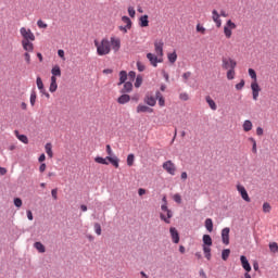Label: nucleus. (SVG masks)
I'll return each instance as SVG.
<instances>
[{
  "label": "nucleus",
  "instance_id": "nucleus-49",
  "mask_svg": "<svg viewBox=\"0 0 278 278\" xmlns=\"http://www.w3.org/2000/svg\"><path fill=\"white\" fill-rule=\"evenodd\" d=\"M37 26L39 27V29H47L48 27L47 23H43L42 20H39L37 22Z\"/></svg>",
  "mask_w": 278,
  "mask_h": 278
},
{
  "label": "nucleus",
  "instance_id": "nucleus-24",
  "mask_svg": "<svg viewBox=\"0 0 278 278\" xmlns=\"http://www.w3.org/2000/svg\"><path fill=\"white\" fill-rule=\"evenodd\" d=\"M127 81V72L126 71H121L119 72V81L117 83V86H123Z\"/></svg>",
  "mask_w": 278,
  "mask_h": 278
},
{
  "label": "nucleus",
  "instance_id": "nucleus-62",
  "mask_svg": "<svg viewBox=\"0 0 278 278\" xmlns=\"http://www.w3.org/2000/svg\"><path fill=\"white\" fill-rule=\"evenodd\" d=\"M106 153L109 157H112V147H110V144L106 146Z\"/></svg>",
  "mask_w": 278,
  "mask_h": 278
},
{
  "label": "nucleus",
  "instance_id": "nucleus-30",
  "mask_svg": "<svg viewBox=\"0 0 278 278\" xmlns=\"http://www.w3.org/2000/svg\"><path fill=\"white\" fill-rule=\"evenodd\" d=\"M167 60H168V62H170V64H175L177 62V52L174 51L172 53H168Z\"/></svg>",
  "mask_w": 278,
  "mask_h": 278
},
{
  "label": "nucleus",
  "instance_id": "nucleus-14",
  "mask_svg": "<svg viewBox=\"0 0 278 278\" xmlns=\"http://www.w3.org/2000/svg\"><path fill=\"white\" fill-rule=\"evenodd\" d=\"M22 47L27 53H34V41H22Z\"/></svg>",
  "mask_w": 278,
  "mask_h": 278
},
{
  "label": "nucleus",
  "instance_id": "nucleus-40",
  "mask_svg": "<svg viewBox=\"0 0 278 278\" xmlns=\"http://www.w3.org/2000/svg\"><path fill=\"white\" fill-rule=\"evenodd\" d=\"M236 78V68L228 70L227 79L231 80Z\"/></svg>",
  "mask_w": 278,
  "mask_h": 278
},
{
  "label": "nucleus",
  "instance_id": "nucleus-6",
  "mask_svg": "<svg viewBox=\"0 0 278 278\" xmlns=\"http://www.w3.org/2000/svg\"><path fill=\"white\" fill-rule=\"evenodd\" d=\"M147 58L151 66H154V68H157V64H162V62H164V59L162 56H159L157 54H153L151 52L147 54Z\"/></svg>",
  "mask_w": 278,
  "mask_h": 278
},
{
  "label": "nucleus",
  "instance_id": "nucleus-25",
  "mask_svg": "<svg viewBox=\"0 0 278 278\" xmlns=\"http://www.w3.org/2000/svg\"><path fill=\"white\" fill-rule=\"evenodd\" d=\"M205 229L212 233L214 231V222H212V218H206L205 219Z\"/></svg>",
  "mask_w": 278,
  "mask_h": 278
},
{
  "label": "nucleus",
  "instance_id": "nucleus-55",
  "mask_svg": "<svg viewBox=\"0 0 278 278\" xmlns=\"http://www.w3.org/2000/svg\"><path fill=\"white\" fill-rule=\"evenodd\" d=\"M197 31L200 34H205V27H203L201 24L197 25Z\"/></svg>",
  "mask_w": 278,
  "mask_h": 278
},
{
  "label": "nucleus",
  "instance_id": "nucleus-42",
  "mask_svg": "<svg viewBox=\"0 0 278 278\" xmlns=\"http://www.w3.org/2000/svg\"><path fill=\"white\" fill-rule=\"evenodd\" d=\"M17 139L23 142L24 144H28L29 143V139L27 138V136L25 135H17Z\"/></svg>",
  "mask_w": 278,
  "mask_h": 278
},
{
  "label": "nucleus",
  "instance_id": "nucleus-45",
  "mask_svg": "<svg viewBox=\"0 0 278 278\" xmlns=\"http://www.w3.org/2000/svg\"><path fill=\"white\" fill-rule=\"evenodd\" d=\"M142 86V76H137L135 81V88H140Z\"/></svg>",
  "mask_w": 278,
  "mask_h": 278
},
{
  "label": "nucleus",
  "instance_id": "nucleus-7",
  "mask_svg": "<svg viewBox=\"0 0 278 278\" xmlns=\"http://www.w3.org/2000/svg\"><path fill=\"white\" fill-rule=\"evenodd\" d=\"M236 66H238V63L231 58H224L222 60V67L224 68V71L236 68Z\"/></svg>",
  "mask_w": 278,
  "mask_h": 278
},
{
  "label": "nucleus",
  "instance_id": "nucleus-51",
  "mask_svg": "<svg viewBox=\"0 0 278 278\" xmlns=\"http://www.w3.org/2000/svg\"><path fill=\"white\" fill-rule=\"evenodd\" d=\"M179 99L181 101H188V99H190V96H188L187 92H182V93L179 94Z\"/></svg>",
  "mask_w": 278,
  "mask_h": 278
},
{
  "label": "nucleus",
  "instance_id": "nucleus-53",
  "mask_svg": "<svg viewBox=\"0 0 278 278\" xmlns=\"http://www.w3.org/2000/svg\"><path fill=\"white\" fill-rule=\"evenodd\" d=\"M244 79H241L239 84L236 85V90H242L244 88Z\"/></svg>",
  "mask_w": 278,
  "mask_h": 278
},
{
  "label": "nucleus",
  "instance_id": "nucleus-21",
  "mask_svg": "<svg viewBox=\"0 0 278 278\" xmlns=\"http://www.w3.org/2000/svg\"><path fill=\"white\" fill-rule=\"evenodd\" d=\"M212 245H202L206 260H212Z\"/></svg>",
  "mask_w": 278,
  "mask_h": 278
},
{
  "label": "nucleus",
  "instance_id": "nucleus-56",
  "mask_svg": "<svg viewBox=\"0 0 278 278\" xmlns=\"http://www.w3.org/2000/svg\"><path fill=\"white\" fill-rule=\"evenodd\" d=\"M128 79H129V81H134V79H136V72H134V71L129 72Z\"/></svg>",
  "mask_w": 278,
  "mask_h": 278
},
{
  "label": "nucleus",
  "instance_id": "nucleus-2",
  "mask_svg": "<svg viewBox=\"0 0 278 278\" xmlns=\"http://www.w3.org/2000/svg\"><path fill=\"white\" fill-rule=\"evenodd\" d=\"M248 73L252 79V83H251L252 99H253V101H257V99L260 98V92H262V88L260 87V84L257 83V73L253 68H249Z\"/></svg>",
  "mask_w": 278,
  "mask_h": 278
},
{
  "label": "nucleus",
  "instance_id": "nucleus-12",
  "mask_svg": "<svg viewBox=\"0 0 278 278\" xmlns=\"http://www.w3.org/2000/svg\"><path fill=\"white\" fill-rule=\"evenodd\" d=\"M169 233H170V237L173 239V243L174 244H179V232L177 231V228L170 227L169 228Z\"/></svg>",
  "mask_w": 278,
  "mask_h": 278
},
{
  "label": "nucleus",
  "instance_id": "nucleus-16",
  "mask_svg": "<svg viewBox=\"0 0 278 278\" xmlns=\"http://www.w3.org/2000/svg\"><path fill=\"white\" fill-rule=\"evenodd\" d=\"M149 113V114H152V112H153V109H151V108H149V106H147V105H143V104H139L138 106H137V113L138 114H142V113Z\"/></svg>",
  "mask_w": 278,
  "mask_h": 278
},
{
  "label": "nucleus",
  "instance_id": "nucleus-50",
  "mask_svg": "<svg viewBox=\"0 0 278 278\" xmlns=\"http://www.w3.org/2000/svg\"><path fill=\"white\" fill-rule=\"evenodd\" d=\"M94 231H96L97 236H101V224H99V223L94 224Z\"/></svg>",
  "mask_w": 278,
  "mask_h": 278
},
{
  "label": "nucleus",
  "instance_id": "nucleus-46",
  "mask_svg": "<svg viewBox=\"0 0 278 278\" xmlns=\"http://www.w3.org/2000/svg\"><path fill=\"white\" fill-rule=\"evenodd\" d=\"M128 14H129L130 18H135L136 17V9H134V7H129Z\"/></svg>",
  "mask_w": 278,
  "mask_h": 278
},
{
  "label": "nucleus",
  "instance_id": "nucleus-18",
  "mask_svg": "<svg viewBox=\"0 0 278 278\" xmlns=\"http://www.w3.org/2000/svg\"><path fill=\"white\" fill-rule=\"evenodd\" d=\"M131 90H134V84H131L130 80L124 83V87L122 89V93L123 94H127V92H130Z\"/></svg>",
  "mask_w": 278,
  "mask_h": 278
},
{
  "label": "nucleus",
  "instance_id": "nucleus-64",
  "mask_svg": "<svg viewBox=\"0 0 278 278\" xmlns=\"http://www.w3.org/2000/svg\"><path fill=\"white\" fill-rule=\"evenodd\" d=\"M219 16H223L224 18H227V16H229V14H227V11L222 10L219 13Z\"/></svg>",
  "mask_w": 278,
  "mask_h": 278
},
{
  "label": "nucleus",
  "instance_id": "nucleus-44",
  "mask_svg": "<svg viewBox=\"0 0 278 278\" xmlns=\"http://www.w3.org/2000/svg\"><path fill=\"white\" fill-rule=\"evenodd\" d=\"M270 210H271L270 204H269L268 202H265V203L263 204V212H264L265 214H268V213H270Z\"/></svg>",
  "mask_w": 278,
  "mask_h": 278
},
{
  "label": "nucleus",
  "instance_id": "nucleus-5",
  "mask_svg": "<svg viewBox=\"0 0 278 278\" xmlns=\"http://www.w3.org/2000/svg\"><path fill=\"white\" fill-rule=\"evenodd\" d=\"M236 27H238L236 25V23H233L231 20H228L226 22V25L224 26V35L226 38H231V36H233V29H236Z\"/></svg>",
  "mask_w": 278,
  "mask_h": 278
},
{
  "label": "nucleus",
  "instance_id": "nucleus-33",
  "mask_svg": "<svg viewBox=\"0 0 278 278\" xmlns=\"http://www.w3.org/2000/svg\"><path fill=\"white\" fill-rule=\"evenodd\" d=\"M106 160L113 165L115 166V168H118V157L116 156H106Z\"/></svg>",
  "mask_w": 278,
  "mask_h": 278
},
{
  "label": "nucleus",
  "instance_id": "nucleus-58",
  "mask_svg": "<svg viewBox=\"0 0 278 278\" xmlns=\"http://www.w3.org/2000/svg\"><path fill=\"white\" fill-rule=\"evenodd\" d=\"M51 194H52V199H54V201H58V189H52Z\"/></svg>",
  "mask_w": 278,
  "mask_h": 278
},
{
  "label": "nucleus",
  "instance_id": "nucleus-4",
  "mask_svg": "<svg viewBox=\"0 0 278 278\" xmlns=\"http://www.w3.org/2000/svg\"><path fill=\"white\" fill-rule=\"evenodd\" d=\"M20 34L22 36V41H34L36 40V35L29 28L22 27L20 28Z\"/></svg>",
  "mask_w": 278,
  "mask_h": 278
},
{
  "label": "nucleus",
  "instance_id": "nucleus-13",
  "mask_svg": "<svg viewBox=\"0 0 278 278\" xmlns=\"http://www.w3.org/2000/svg\"><path fill=\"white\" fill-rule=\"evenodd\" d=\"M229 231L230 229L227 227L222 230V242L226 244V247L229 245Z\"/></svg>",
  "mask_w": 278,
  "mask_h": 278
},
{
  "label": "nucleus",
  "instance_id": "nucleus-9",
  "mask_svg": "<svg viewBox=\"0 0 278 278\" xmlns=\"http://www.w3.org/2000/svg\"><path fill=\"white\" fill-rule=\"evenodd\" d=\"M237 191L239 192L243 201H245V203H251V198L249 197V192H247V188H244V186L237 185Z\"/></svg>",
  "mask_w": 278,
  "mask_h": 278
},
{
  "label": "nucleus",
  "instance_id": "nucleus-22",
  "mask_svg": "<svg viewBox=\"0 0 278 278\" xmlns=\"http://www.w3.org/2000/svg\"><path fill=\"white\" fill-rule=\"evenodd\" d=\"M49 90L51 92H55V90H58V78L54 76L51 77V84H50Z\"/></svg>",
  "mask_w": 278,
  "mask_h": 278
},
{
  "label": "nucleus",
  "instance_id": "nucleus-41",
  "mask_svg": "<svg viewBox=\"0 0 278 278\" xmlns=\"http://www.w3.org/2000/svg\"><path fill=\"white\" fill-rule=\"evenodd\" d=\"M135 160H136V156L134 154H128V156H127V166H134Z\"/></svg>",
  "mask_w": 278,
  "mask_h": 278
},
{
  "label": "nucleus",
  "instance_id": "nucleus-54",
  "mask_svg": "<svg viewBox=\"0 0 278 278\" xmlns=\"http://www.w3.org/2000/svg\"><path fill=\"white\" fill-rule=\"evenodd\" d=\"M173 200L176 203H181V195L179 193L174 194Z\"/></svg>",
  "mask_w": 278,
  "mask_h": 278
},
{
  "label": "nucleus",
  "instance_id": "nucleus-59",
  "mask_svg": "<svg viewBox=\"0 0 278 278\" xmlns=\"http://www.w3.org/2000/svg\"><path fill=\"white\" fill-rule=\"evenodd\" d=\"M58 55L61 58L63 61L66 60V56L64 55V50H58Z\"/></svg>",
  "mask_w": 278,
  "mask_h": 278
},
{
  "label": "nucleus",
  "instance_id": "nucleus-17",
  "mask_svg": "<svg viewBox=\"0 0 278 278\" xmlns=\"http://www.w3.org/2000/svg\"><path fill=\"white\" fill-rule=\"evenodd\" d=\"M205 101L208 104V108H211V110H213L214 112L218 110V106L216 105V102L212 99V97L206 96Z\"/></svg>",
  "mask_w": 278,
  "mask_h": 278
},
{
  "label": "nucleus",
  "instance_id": "nucleus-35",
  "mask_svg": "<svg viewBox=\"0 0 278 278\" xmlns=\"http://www.w3.org/2000/svg\"><path fill=\"white\" fill-rule=\"evenodd\" d=\"M230 254H231V250H229V249L223 250L222 260H224V262H227V260H229Z\"/></svg>",
  "mask_w": 278,
  "mask_h": 278
},
{
  "label": "nucleus",
  "instance_id": "nucleus-29",
  "mask_svg": "<svg viewBox=\"0 0 278 278\" xmlns=\"http://www.w3.org/2000/svg\"><path fill=\"white\" fill-rule=\"evenodd\" d=\"M47 155L51 159L53 157V146L51 143H46L45 146Z\"/></svg>",
  "mask_w": 278,
  "mask_h": 278
},
{
  "label": "nucleus",
  "instance_id": "nucleus-63",
  "mask_svg": "<svg viewBox=\"0 0 278 278\" xmlns=\"http://www.w3.org/2000/svg\"><path fill=\"white\" fill-rule=\"evenodd\" d=\"M138 194H139V197H143V194H147V190L140 188V189L138 190Z\"/></svg>",
  "mask_w": 278,
  "mask_h": 278
},
{
  "label": "nucleus",
  "instance_id": "nucleus-61",
  "mask_svg": "<svg viewBox=\"0 0 278 278\" xmlns=\"http://www.w3.org/2000/svg\"><path fill=\"white\" fill-rule=\"evenodd\" d=\"M256 136H264V128L257 127L256 128Z\"/></svg>",
  "mask_w": 278,
  "mask_h": 278
},
{
  "label": "nucleus",
  "instance_id": "nucleus-36",
  "mask_svg": "<svg viewBox=\"0 0 278 278\" xmlns=\"http://www.w3.org/2000/svg\"><path fill=\"white\" fill-rule=\"evenodd\" d=\"M94 162H97V164H104L105 166H108L110 163H108V157L106 159H103L101 156H97L94 159Z\"/></svg>",
  "mask_w": 278,
  "mask_h": 278
},
{
  "label": "nucleus",
  "instance_id": "nucleus-38",
  "mask_svg": "<svg viewBox=\"0 0 278 278\" xmlns=\"http://www.w3.org/2000/svg\"><path fill=\"white\" fill-rule=\"evenodd\" d=\"M38 98V96L36 94V91H31L30 92V105L31 108H34V105H36V99Z\"/></svg>",
  "mask_w": 278,
  "mask_h": 278
},
{
  "label": "nucleus",
  "instance_id": "nucleus-37",
  "mask_svg": "<svg viewBox=\"0 0 278 278\" xmlns=\"http://www.w3.org/2000/svg\"><path fill=\"white\" fill-rule=\"evenodd\" d=\"M249 141L252 142V152L257 153V141L253 137H250Z\"/></svg>",
  "mask_w": 278,
  "mask_h": 278
},
{
  "label": "nucleus",
  "instance_id": "nucleus-34",
  "mask_svg": "<svg viewBox=\"0 0 278 278\" xmlns=\"http://www.w3.org/2000/svg\"><path fill=\"white\" fill-rule=\"evenodd\" d=\"M202 240L203 245L212 247V237L210 235H204Z\"/></svg>",
  "mask_w": 278,
  "mask_h": 278
},
{
  "label": "nucleus",
  "instance_id": "nucleus-48",
  "mask_svg": "<svg viewBox=\"0 0 278 278\" xmlns=\"http://www.w3.org/2000/svg\"><path fill=\"white\" fill-rule=\"evenodd\" d=\"M14 205H15V207H22L23 206V200H21V198H15L14 199Z\"/></svg>",
  "mask_w": 278,
  "mask_h": 278
},
{
  "label": "nucleus",
  "instance_id": "nucleus-26",
  "mask_svg": "<svg viewBox=\"0 0 278 278\" xmlns=\"http://www.w3.org/2000/svg\"><path fill=\"white\" fill-rule=\"evenodd\" d=\"M52 77H62V70L59 67V65H55L51 70Z\"/></svg>",
  "mask_w": 278,
  "mask_h": 278
},
{
  "label": "nucleus",
  "instance_id": "nucleus-27",
  "mask_svg": "<svg viewBox=\"0 0 278 278\" xmlns=\"http://www.w3.org/2000/svg\"><path fill=\"white\" fill-rule=\"evenodd\" d=\"M251 129H253V123L249 119H245L243 122V131H251Z\"/></svg>",
  "mask_w": 278,
  "mask_h": 278
},
{
  "label": "nucleus",
  "instance_id": "nucleus-19",
  "mask_svg": "<svg viewBox=\"0 0 278 278\" xmlns=\"http://www.w3.org/2000/svg\"><path fill=\"white\" fill-rule=\"evenodd\" d=\"M129 101H131V97H129V94H122L117 99V103H119V105H125V103H129Z\"/></svg>",
  "mask_w": 278,
  "mask_h": 278
},
{
  "label": "nucleus",
  "instance_id": "nucleus-31",
  "mask_svg": "<svg viewBox=\"0 0 278 278\" xmlns=\"http://www.w3.org/2000/svg\"><path fill=\"white\" fill-rule=\"evenodd\" d=\"M156 99L159 101L160 108H164V105H166L164 97H162V93L160 91L156 92Z\"/></svg>",
  "mask_w": 278,
  "mask_h": 278
},
{
  "label": "nucleus",
  "instance_id": "nucleus-10",
  "mask_svg": "<svg viewBox=\"0 0 278 278\" xmlns=\"http://www.w3.org/2000/svg\"><path fill=\"white\" fill-rule=\"evenodd\" d=\"M154 51L159 58H164V41H155L154 42Z\"/></svg>",
  "mask_w": 278,
  "mask_h": 278
},
{
  "label": "nucleus",
  "instance_id": "nucleus-1",
  "mask_svg": "<svg viewBox=\"0 0 278 278\" xmlns=\"http://www.w3.org/2000/svg\"><path fill=\"white\" fill-rule=\"evenodd\" d=\"M93 45L97 49V54L100 56L110 55L112 50L114 53H118V51H121V38L118 37H111L110 39L102 38L101 41L96 39Z\"/></svg>",
  "mask_w": 278,
  "mask_h": 278
},
{
  "label": "nucleus",
  "instance_id": "nucleus-20",
  "mask_svg": "<svg viewBox=\"0 0 278 278\" xmlns=\"http://www.w3.org/2000/svg\"><path fill=\"white\" fill-rule=\"evenodd\" d=\"M144 103H147V105H150L151 108H154V105L157 103V99H155L153 96H147L144 99Z\"/></svg>",
  "mask_w": 278,
  "mask_h": 278
},
{
  "label": "nucleus",
  "instance_id": "nucleus-43",
  "mask_svg": "<svg viewBox=\"0 0 278 278\" xmlns=\"http://www.w3.org/2000/svg\"><path fill=\"white\" fill-rule=\"evenodd\" d=\"M269 250L271 251V253H278L277 242L269 243Z\"/></svg>",
  "mask_w": 278,
  "mask_h": 278
},
{
  "label": "nucleus",
  "instance_id": "nucleus-23",
  "mask_svg": "<svg viewBox=\"0 0 278 278\" xmlns=\"http://www.w3.org/2000/svg\"><path fill=\"white\" fill-rule=\"evenodd\" d=\"M139 25L140 27H149V15H142L139 18Z\"/></svg>",
  "mask_w": 278,
  "mask_h": 278
},
{
  "label": "nucleus",
  "instance_id": "nucleus-57",
  "mask_svg": "<svg viewBox=\"0 0 278 278\" xmlns=\"http://www.w3.org/2000/svg\"><path fill=\"white\" fill-rule=\"evenodd\" d=\"M137 68L140 73H142V71H144L146 66L144 64H142L140 61L137 62Z\"/></svg>",
  "mask_w": 278,
  "mask_h": 278
},
{
  "label": "nucleus",
  "instance_id": "nucleus-11",
  "mask_svg": "<svg viewBox=\"0 0 278 278\" xmlns=\"http://www.w3.org/2000/svg\"><path fill=\"white\" fill-rule=\"evenodd\" d=\"M212 20L215 23L216 27H222L223 20H220V14L218 13V11L216 10L212 11Z\"/></svg>",
  "mask_w": 278,
  "mask_h": 278
},
{
  "label": "nucleus",
  "instance_id": "nucleus-3",
  "mask_svg": "<svg viewBox=\"0 0 278 278\" xmlns=\"http://www.w3.org/2000/svg\"><path fill=\"white\" fill-rule=\"evenodd\" d=\"M162 213L160 214L161 220H164L167 225H170V217L173 216V211L168 208L167 204H162Z\"/></svg>",
  "mask_w": 278,
  "mask_h": 278
},
{
  "label": "nucleus",
  "instance_id": "nucleus-60",
  "mask_svg": "<svg viewBox=\"0 0 278 278\" xmlns=\"http://www.w3.org/2000/svg\"><path fill=\"white\" fill-rule=\"evenodd\" d=\"M118 29L119 31H123V34H127V31H129L131 28H127V26H119Z\"/></svg>",
  "mask_w": 278,
  "mask_h": 278
},
{
  "label": "nucleus",
  "instance_id": "nucleus-39",
  "mask_svg": "<svg viewBox=\"0 0 278 278\" xmlns=\"http://www.w3.org/2000/svg\"><path fill=\"white\" fill-rule=\"evenodd\" d=\"M122 22L126 25L127 28H131V18L127 17V16H123L122 17Z\"/></svg>",
  "mask_w": 278,
  "mask_h": 278
},
{
  "label": "nucleus",
  "instance_id": "nucleus-32",
  "mask_svg": "<svg viewBox=\"0 0 278 278\" xmlns=\"http://www.w3.org/2000/svg\"><path fill=\"white\" fill-rule=\"evenodd\" d=\"M36 84H37L38 90L40 92H45V84L42 83V78H40V76L37 77Z\"/></svg>",
  "mask_w": 278,
  "mask_h": 278
},
{
  "label": "nucleus",
  "instance_id": "nucleus-15",
  "mask_svg": "<svg viewBox=\"0 0 278 278\" xmlns=\"http://www.w3.org/2000/svg\"><path fill=\"white\" fill-rule=\"evenodd\" d=\"M240 260H241L242 268H244L247 273H251V264H249V260L247 258V256L241 255Z\"/></svg>",
  "mask_w": 278,
  "mask_h": 278
},
{
  "label": "nucleus",
  "instance_id": "nucleus-47",
  "mask_svg": "<svg viewBox=\"0 0 278 278\" xmlns=\"http://www.w3.org/2000/svg\"><path fill=\"white\" fill-rule=\"evenodd\" d=\"M190 77H192L191 72H186L182 74V79H184L185 84L190 79Z\"/></svg>",
  "mask_w": 278,
  "mask_h": 278
},
{
  "label": "nucleus",
  "instance_id": "nucleus-8",
  "mask_svg": "<svg viewBox=\"0 0 278 278\" xmlns=\"http://www.w3.org/2000/svg\"><path fill=\"white\" fill-rule=\"evenodd\" d=\"M163 168L166 170V173H168V175H175V173H177V167L173 161H166L163 163Z\"/></svg>",
  "mask_w": 278,
  "mask_h": 278
},
{
  "label": "nucleus",
  "instance_id": "nucleus-52",
  "mask_svg": "<svg viewBox=\"0 0 278 278\" xmlns=\"http://www.w3.org/2000/svg\"><path fill=\"white\" fill-rule=\"evenodd\" d=\"M24 58L27 64H31V55L29 54V52H25Z\"/></svg>",
  "mask_w": 278,
  "mask_h": 278
},
{
  "label": "nucleus",
  "instance_id": "nucleus-28",
  "mask_svg": "<svg viewBox=\"0 0 278 278\" xmlns=\"http://www.w3.org/2000/svg\"><path fill=\"white\" fill-rule=\"evenodd\" d=\"M34 247L36 248V250L39 253H45L47 251V249L45 248V244H42V242L37 241L34 243Z\"/></svg>",
  "mask_w": 278,
  "mask_h": 278
}]
</instances>
